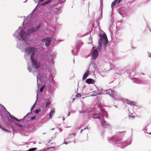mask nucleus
Instances as JSON below:
<instances>
[{"label": "nucleus", "instance_id": "nucleus-1", "mask_svg": "<svg viewBox=\"0 0 151 151\" xmlns=\"http://www.w3.org/2000/svg\"><path fill=\"white\" fill-rule=\"evenodd\" d=\"M37 49L33 47H28L25 49L26 52L27 54L31 55V59L32 67L38 68L40 67V63L38 62L34 57L35 53Z\"/></svg>", "mask_w": 151, "mask_h": 151}, {"label": "nucleus", "instance_id": "nucleus-2", "mask_svg": "<svg viewBox=\"0 0 151 151\" xmlns=\"http://www.w3.org/2000/svg\"><path fill=\"white\" fill-rule=\"evenodd\" d=\"M99 36L100 38L99 40V47L101 49L102 44L101 42L103 43L105 46H106L108 43V39L105 33L100 35Z\"/></svg>", "mask_w": 151, "mask_h": 151}, {"label": "nucleus", "instance_id": "nucleus-3", "mask_svg": "<svg viewBox=\"0 0 151 151\" xmlns=\"http://www.w3.org/2000/svg\"><path fill=\"white\" fill-rule=\"evenodd\" d=\"M40 25H39L38 26L36 27H32L31 29H29L27 31V33L29 35L32 33L35 32L39 29L40 28Z\"/></svg>", "mask_w": 151, "mask_h": 151}, {"label": "nucleus", "instance_id": "nucleus-4", "mask_svg": "<svg viewBox=\"0 0 151 151\" xmlns=\"http://www.w3.org/2000/svg\"><path fill=\"white\" fill-rule=\"evenodd\" d=\"M42 41L45 43V45L48 47L50 44V40L49 38L43 39Z\"/></svg>", "mask_w": 151, "mask_h": 151}, {"label": "nucleus", "instance_id": "nucleus-5", "mask_svg": "<svg viewBox=\"0 0 151 151\" xmlns=\"http://www.w3.org/2000/svg\"><path fill=\"white\" fill-rule=\"evenodd\" d=\"M98 53L97 50H94L92 53L93 58L94 59H95L98 57Z\"/></svg>", "mask_w": 151, "mask_h": 151}, {"label": "nucleus", "instance_id": "nucleus-6", "mask_svg": "<svg viewBox=\"0 0 151 151\" xmlns=\"http://www.w3.org/2000/svg\"><path fill=\"white\" fill-rule=\"evenodd\" d=\"M126 101L127 104H129L131 106H135L136 105V103L135 102L131 101L128 99H127L126 100Z\"/></svg>", "mask_w": 151, "mask_h": 151}, {"label": "nucleus", "instance_id": "nucleus-7", "mask_svg": "<svg viewBox=\"0 0 151 151\" xmlns=\"http://www.w3.org/2000/svg\"><path fill=\"white\" fill-rule=\"evenodd\" d=\"M20 36L21 38L24 40L26 37V35L25 32L22 31L20 33Z\"/></svg>", "mask_w": 151, "mask_h": 151}, {"label": "nucleus", "instance_id": "nucleus-8", "mask_svg": "<svg viewBox=\"0 0 151 151\" xmlns=\"http://www.w3.org/2000/svg\"><path fill=\"white\" fill-rule=\"evenodd\" d=\"M95 80L91 78H88L86 80V82L88 84H93L94 83Z\"/></svg>", "mask_w": 151, "mask_h": 151}, {"label": "nucleus", "instance_id": "nucleus-9", "mask_svg": "<svg viewBox=\"0 0 151 151\" xmlns=\"http://www.w3.org/2000/svg\"><path fill=\"white\" fill-rule=\"evenodd\" d=\"M122 1V0H119L118 4H119V3H120ZM118 0H115L111 4V7L112 9L113 8V6L116 4L118 2Z\"/></svg>", "mask_w": 151, "mask_h": 151}, {"label": "nucleus", "instance_id": "nucleus-10", "mask_svg": "<svg viewBox=\"0 0 151 151\" xmlns=\"http://www.w3.org/2000/svg\"><path fill=\"white\" fill-rule=\"evenodd\" d=\"M55 112V109L54 108H52L51 109V111L50 114V117L52 118V116L53 115Z\"/></svg>", "mask_w": 151, "mask_h": 151}, {"label": "nucleus", "instance_id": "nucleus-11", "mask_svg": "<svg viewBox=\"0 0 151 151\" xmlns=\"http://www.w3.org/2000/svg\"><path fill=\"white\" fill-rule=\"evenodd\" d=\"M89 73V71H87L83 75V79H86L87 76H88Z\"/></svg>", "mask_w": 151, "mask_h": 151}, {"label": "nucleus", "instance_id": "nucleus-12", "mask_svg": "<svg viewBox=\"0 0 151 151\" xmlns=\"http://www.w3.org/2000/svg\"><path fill=\"white\" fill-rule=\"evenodd\" d=\"M101 122L102 124V125L103 126H104V125H109V123L106 121L104 120H101Z\"/></svg>", "mask_w": 151, "mask_h": 151}, {"label": "nucleus", "instance_id": "nucleus-13", "mask_svg": "<svg viewBox=\"0 0 151 151\" xmlns=\"http://www.w3.org/2000/svg\"><path fill=\"white\" fill-rule=\"evenodd\" d=\"M50 104H51V102L48 101L45 104V107L47 108H49Z\"/></svg>", "mask_w": 151, "mask_h": 151}, {"label": "nucleus", "instance_id": "nucleus-14", "mask_svg": "<svg viewBox=\"0 0 151 151\" xmlns=\"http://www.w3.org/2000/svg\"><path fill=\"white\" fill-rule=\"evenodd\" d=\"M51 0H48L47 1L45 2L42 4V5L44 6L50 2Z\"/></svg>", "mask_w": 151, "mask_h": 151}, {"label": "nucleus", "instance_id": "nucleus-15", "mask_svg": "<svg viewBox=\"0 0 151 151\" xmlns=\"http://www.w3.org/2000/svg\"><path fill=\"white\" fill-rule=\"evenodd\" d=\"M37 149V148H32L31 149H29L28 150H27V151H34L35 150H36Z\"/></svg>", "mask_w": 151, "mask_h": 151}, {"label": "nucleus", "instance_id": "nucleus-16", "mask_svg": "<svg viewBox=\"0 0 151 151\" xmlns=\"http://www.w3.org/2000/svg\"><path fill=\"white\" fill-rule=\"evenodd\" d=\"M45 87V86L44 85L41 88H40V92H41L43 91V89Z\"/></svg>", "mask_w": 151, "mask_h": 151}, {"label": "nucleus", "instance_id": "nucleus-17", "mask_svg": "<svg viewBox=\"0 0 151 151\" xmlns=\"http://www.w3.org/2000/svg\"><path fill=\"white\" fill-rule=\"evenodd\" d=\"M40 111V109H38L36 110L35 111V113L36 114L39 113Z\"/></svg>", "mask_w": 151, "mask_h": 151}, {"label": "nucleus", "instance_id": "nucleus-18", "mask_svg": "<svg viewBox=\"0 0 151 151\" xmlns=\"http://www.w3.org/2000/svg\"><path fill=\"white\" fill-rule=\"evenodd\" d=\"M30 119L31 120L35 119H36V117L35 116L32 117L30 118Z\"/></svg>", "mask_w": 151, "mask_h": 151}, {"label": "nucleus", "instance_id": "nucleus-19", "mask_svg": "<svg viewBox=\"0 0 151 151\" xmlns=\"http://www.w3.org/2000/svg\"><path fill=\"white\" fill-rule=\"evenodd\" d=\"M10 117L12 119H16V118L13 115H11L10 116Z\"/></svg>", "mask_w": 151, "mask_h": 151}, {"label": "nucleus", "instance_id": "nucleus-20", "mask_svg": "<svg viewBox=\"0 0 151 151\" xmlns=\"http://www.w3.org/2000/svg\"><path fill=\"white\" fill-rule=\"evenodd\" d=\"M27 69H28V70L29 71V72H30L31 71V68L30 67H29V66L27 68Z\"/></svg>", "mask_w": 151, "mask_h": 151}, {"label": "nucleus", "instance_id": "nucleus-21", "mask_svg": "<svg viewBox=\"0 0 151 151\" xmlns=\"http://www.w3.org/2000/svg\"><path fill=\"white\" fill-rule=\"evenodd\" d=\"M1 129L2 130H4V131L8 132V130L6 129L3 127L1 128Z\"/></svg>", "mask_w": 151, "mask_h": 151}, {"label": "nucleus", "instance_id": "nucleus-22", "mask_svg": "<svg viewBox=\"0 0 151 151\" xmlns=\"http://www.w3.org/2000/svg\"><path fill=\"white\" fill-rule=\"evenodd\" d=\"M81 95L80 94H78L76 95V96L77 97H78L79 96H80Z\"/></svg>", "mask_w": 151, "mask_h": 151}, {"label": "nucleus", "instance_id": "nucleus-23", "mask_svg": "<svg viewBox=\"0 0 151 151\" xmlns=\"http://www.w3.org/2000/svg\"><path fill=\"white\" fill-rule=\"evenodd\" d=\"M15 120H16L17 122H19L20 121V120H19L18 119L16 118V119H15Z\"/></svg>", "mask_w": 151, "mask_h": 151}, {"label": "nucleus", "instance_id": "nucleus-24", "mask_svg": "<svg viewBox=\"0 0 151 151\" xmlns=\"http://www.w3.org/2000/svg\"><path fill=\"white\" fill-rule=\"evenodd\" d=\"M83 130V129H81V133L82 132Z\"/></svg>", "mask_w": 151, "mask_h": 151}, {"label": "nucleus", "instance_id": "nucleus-25", "mask_svg": "<svg viewBox=\"0 0 151 151\" xmlns=\"http://www.w3.org/2000/svg\"><path fill=\"white\" fill-rule=\"evenodd\" d=\"M34 106H35V105H34L33 106H32V109L33 108H34Z\"/></svg>", "mask_w": 151, "mask_h": 151}, {"label": "nucleus", "instance_id": "nucleus-26", "mask_svg": "<svg viewBox=\"0 0 151 151\" xmlns=\"http://www.w3.org/2000/svg\"><path fill=\"white\" fill-rule=\"evenodd\" d=\"M2 128V127L0 125V128L1 129Z\"/></svg>", "mask_w": 151, "mask_h": 151}, {"label": "nucleus", "instance_id": "nucleus-27", "mask_svg": "<svg viewBox=\"0 0 151 151\" xmlns=\"http://www.w3.org/2000/svg\"><path fill=\"white\" fill-rule=\"evenodd\" d=\"M55 147H50V148H55Z\"/></svg>", "mask_w": 151, "mask_h": 151}, {"label": "nucleus", "instance_id": "nucleus-28", "mask_svg": "<svg viewBox=\"0 0 151 151\" xmlns=\"http://www.w3.org/2000/svg\"><path fill=\"white\" fill-rule=\"evenodd\" d=\"M96 118H99L100 119V118H99V117H96Z\"/></svg>", "mask_w": 151, "mask_h": 151}, {"label": "nucleus", "instance_id": "nucleus-29", "mask_svg": "<svg viewBox=\"0 0 151 151\" xmlns=\"http://www.w3.org/2000/svg\"><path fill=\"white\" fill-rule=\"evenodd\" d=\"M76 135V134H74V135Z\"/></svg>", "mask_w": 151, "mask_h": 151}, {"label": "nucleus", "instance_id": "nucleus-30", "mask_svg": "<svg viewBox=\"0 0 151 151\" xmlns=\"http://www.w3.org/2000/svg\"><path fill=\"white\" fill-rule=\"evenodd\" d=\"M76 135V134H74V135Z\"/></svg>", "mask_w": 151, "mask_h": 151}, {"label": "nucleus", "instance_id": "nucleus-31", "mask_svg": "<svg viewBox=\"0 0 151 151\" xmlns=\"http://www.w3.org/2000/svg\"><path fill=\"white\" fill-rule=\"evenodd\" d=\"M73 101H74V98H73Z\"/></svg>", "mask_w": 151, "mask_h": 151}, {"label": "nucleus", "instance_id": "nucleus-32", "mask_svg": "<svg viewBox=\"0 0 151 151\" xmlns=\"http://www.w3.org/2000/svg\"><path fill=\"white\" fill-rule=\"evenodd\" d=\"M150 134H151V133H150Z\"/></svg>", "mask_w": 151, "mask_h": 151}]
</instances>
